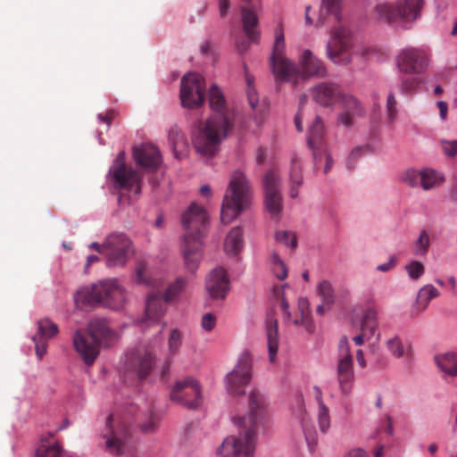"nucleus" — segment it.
<instances>
[{
  "mask_svg": "<svg viewBox=\"0 0 457 457\" xmlns=\"http://www.w3.org/2000/svg\"><path fill=\"white\" fill-rule=\"evenodd\" d=\"M313 394H314V397L318 403V406L326 405L322 400V392L320 387L314 386Z\"/></svg>",
  "mask_w": 457,
  "mask_h": 457,
  "instance_id": "61",
  "label": "nucleus"
},
{
  "mask_svg": "<svg viewBox=\"0 0 457 457\" xmlns=\"http://www.w3.org/2000/svg\"><path fill=\"white\" fill-rule=\"evenodd\" d=\"M208 102L212 111L224 114L227 111V102L220 88L213 84L208 91Z\"/></svg>",
  "mask_w": 457,
  "mask_h": 457,
  "instance_id": "34",
  "label": "nucleus"
},
{
  "mask_svg": "<svg viewBox=\"0 0 457 457\" xmlns=\"http://www.w3.org/2000/svg\"><path fill=\"white\" fill-rule=\"evenodd\" d=\"M386 346L389 352L396 358L409 355V350H405L401 339L397 337L387 340Z\"/></svg>",
  "mask_w": 457,
  "mask_h": 457,
  "instance_id": "45",
  "label": "nucleus"
},
{
  "mask_svg": "<svg viewBox=\"0 0 457 457\" xmlns=\"http://www.w3.org/2000/svg\"><path fill=\"white\" fill-rule=\"evenodd\" d=\"M420 179L421 170L415 169L406 170L401 177L402 181L411 187H416L420 185Z\"/></svg>",
  "mask_w": 457,
  "mask_h": 457,
  "instance_id": "48",
  "label": "nucleus"
},
{
  "mask_svg": "<svg viewBox=\"0 0 457 457\" xmlns=\"http://www.w3.org/2000/svg\"><path fill=\"white\" fill-rule=\"evenodd\" d=\"M103 437L105 440V450L110 454L119 457H137L129 428L117 416L112 414L107 418Z\"/></svg>",
  "mask_w": 457,
  "mask_h": 457,
  "instance_id": "8",
  "label": "nucleus"
},
{
  "mask_svg": "<svg viewBox=\"0 0 457 457\" xmlns=\"http://www.w3.org/2000/svg\"><path fill=\"white\" fill-rule=\"evenodd\" d=\"M345 457H367V454L361 449H353L350 451Z\"/></svg>",
  "mask_w": 457,
  "mask_h": 457,
  "instance_id": "63",
  "label": "nucleus"
},
{
  "mask_svg": "<svg viewBox=\"0 0 457 457\" xmlns=\"http://www.w3.org/2000/svg\"><path fill=\"white\" fill-rule=\"evenodd\" d=\"M397 65L406 77L403 79V90L406 93L416 91L425 81V67L428 65L426 54L416 48L404 49L398 56Z\"/></svg>",
  "mask_w": 457,
  "mask_h": 457,
  "instance_id": "9",
  "label": "nucleus"
},
{
  "mask_svg": "<svg viewBox=\"0 0 457 457\" xmlns=\"http://www.w3.org/2000/svg\"><path fill=\"white\" fill-rule=\"evenodd\" d=\"M229 7V0H219V12L221 17H225L227 15Z\"/></svg>",
  "mask_w": 457,
  "mask_h": 457,
  "instance_id": "59",
  "label": "nucleus"
},
{
  "mask_svg": "<svg viewBox=\"0 0 457 457\" xmlns=\"http://www.w3.org/2000/svg\"><path fill=\"white\" fill-rule=\"evenodd\" d=\"M127 370L134 373L139 379H144L152 371L154 365V355L151 349L139 346L127 355Z\"/></svg>",
  "mask_w": 457,
  "mask_h": 457,
  "instance_id": "19",
  "label": "nucleus"
},
{
  "mask_svg": "<svg viewBox=\"0 0 457 457\" xmlns=\"http://www.w3.org/2000/svg\"><path fill=\"white\" fill-rule=\"evenodd\" d=\"M396 262V258L395 256H392L390 260L386 263L380 264L377 267L378 270L382 272H386L390 270Z\"/></svg>",
  "mask_w": 457,
  "mask_h": 457,
  "instance_id": "58",
  "label": "nucleus"
},
{
  "mask_svg": "<svg viewBox=\"0 0 457 457\" xmlns=\"http://www.w3.org/2000/svg\"><path fill=\"white\" fill-rule=\"evenodd\" d=\"M378 328V312L373 308H368L363 314L361 328L364 334L372 337Z\"/></svg>",
  "mask_w": 457,
  "mask_h": 457,
  "instance_id": "36",
  "label": "nucleus"
},
{
  "mask_svg": "<svg viewBox=\"0 0 457 457\" xmlns=\"http://www.w3.org/2000/svg\"><path fill=\"white\" fill-rule=\"evenodd\" d=\"M275 238L277 242L290 247L292 250H295L297 246L296 236L292 231L278 230L275 234Z\"/></svg>",
  "mask_w": 457,
  "mask_h": 457,
  "instance_id": "44",
  "label": "nucleus"
},
{
  "mask_svg": "<svg viewBox=\"0 0 457 457\" xmlns=\"http://www.w3.org/2000/svg\"><path fill=\"white\" fill-rule=\"evenodd\" d=\"M169 140L172 146L175 157L179 159L186 155L188 144L182 130L178 127L170 128Z\"/></svg>",
  "mask_w": 457,
  "mask_h": 457,
  "instance_id": "29",
  "label": "nucleus"
},
{
  "mask_svg": "<svg viewBox=\"0 0 457 457\" xmlns=\"http://www.w3.org/2000/svg\"><path fill=\"white\" fill-rule=\"evenodd\" d=\"M343 0H321L320 12H323L334 16L336 21H341V10Z\"/></svg>",
  "mask_w": 457,
  "mask_h": 457,
  "instance_id": "39",
  "label": "nucleus"
},
{
  "mask_svg": "<svg viewBox=\"0 0 457 457\" xmlns=\"http://www.w3.org/2000/svg\"><path fill=\"white\" fill-rule=\"evenodd\" d=\"M110 174L118 187L127 190H132L135 187L136 195L141 192V177L137 171L126 166L123 151L120 152L116 157L110 170Z\"/></svg>",
  "mask_w": 457,
  "mask_h": 457,
  "instance_id": "18",
  "label": "nucleus"
},
{
  "mask_svg": "<svg viewBox=\"0 0 457 457\" xmlns=\"http://www.w3.org/2000/svg\"><path fill=\"white\" fill-rule=\"evenodd\" d=\"M157 426V420L154 417V416H151L149 421H147L146 423L143 424L141 426V428L143 431L146 432V433H149V432H152L155 429Z\"/></svg>",
  "mask_w": 457,
  "mask_h": 457,
  "instance_id": "57",
  "label": "nucleus"
},
{
  "mask_svg": "<svg viewBox=\"0 0 457 457\" xmlns=\"http://www.w3.org/2000/svg\"><path fill=\"white\" fill-rule=\"evenodd\" d=\"M234 116H208L199 120L192 129L191 139L195 152L201 156L212 158L221 143L234 129Z\"/></svg>",
  "mask_w": 457,
  "mask_h": 457,
  "instance_id": "4",
  "label": "nucleus"
},
{
  "mask_svg": "<svg viewBox=\"0 0 457 457\" xmlns=\"http://www.w3.org/2000/svg\"><path fill=\"white\" fill-rule=\"evenodd\" d=\"M338 100H340L342 106L345 109V112L344 114H353L352 112L359 113L363 112L360 101L352 95H342L340 93Z\"/></svg>",
  "mask_w": 457,
  "mask_h": 457,
  "instance_id": "38",
  "label": "nucleus"
},
{
  "mask_svg": "<svg viewBox=\"0 0 457 457\" xmlns=\"http://www.w3.org/2000/svg\"><path fill=\"white\" fill-rule=\"evenodd\" d=\"M170 398L188 409H196L202 403V392L198 381L193 378L177 381L171 389Z\"/></svg>",
  "mask_w": 457,
  "mask_h": 457,
  "instance_id": "16",
  "label": "nucleus"
},
{
  "mask_svg": "<svg viewBox=\"0 0 457 457\" xmlns=\"http://www.w3.org/2000/svg\"><path fill=\"white\" fill-rule=\"evenodd\" d=\"M422 6V0H399L396 7L389 4H378L376 12L379 19L388 23L398 19L412 21L420 16Z\"/></svg>",
  "mask_w": 457,
  "mask_h": 457,
  "instance_id": "12",
  "label": "nucleus"
},
{
  "mask_svg": "<svg viewBox=\"0 0 457 457\" xmlns=\"http://www.w3.org/2000/svg\"><path fill=\"white\" fill-rule=\"evenodd\" d=\"M356 361L361 368L364 369L367 366L363 352L361 349L357 350L356 352Z\"/></svg>",
  "mask_w": 457,
  "mask_h": 457,
  "instance_id": "60",
  "label": "nucleus"
},
{
  "mask_svg": "<svg viewBox=\"0 0 457 457\" xmlns=\"http://www.w3.org/2000/svg\"><path fill=\"white\" fill-rule=\"evenodd\" d=\"M179 96L185 108L192 110L202 106L205 100L204 78L196 72H189L183 76Z\"/></svg>",
  "mask_w": 457,
  "mask_h": 457,
  "instance_id": "11",
  "label": "nucleus"
},
{
  "mask_svg": "<svg viewBox=\"0 0 457 457\" xmlns=\"http://www.w3.org/2000/svg\"><path fill=\"white\" fill-rule=\"evenodd\" d=\"M133 157L136 163L143 170L154 172L162 162L159 149L153 144H141L134 147Z\"/></svg>",
  "mask_w": 457,
  "mask_h": 457,
  "instance_id": "22",
  "label": "nucleus"
},
{
  "mask_svg": "<svg viewBox=\"0 0 457 457\" xmlns=\"http://www.w3.org/2000/svg\"><path fill=\"white\" fill-rule=\"evenodd\" d=\"M297 403L300 409L299 420L305 436V440L307 442L310 451L313 452L318 444L317 433L312 427L311 428L309 426V419L307 418L305 411L303 410V401L301 399H298Z\"/></svg>",
  "mask_w": 457,
  "mask_h": 457,
  "instance_id": "30",
  "label": "nucleus"
},
{
  "mask_svg": "<svg viewBox=\"0 0 457 457\" xmlns=\"http://www.w3.org/2000/svg\"><path fill=\"white\" fill-rule=\"evenodd\" d=\"M243 29L248 39L253 43L259 40L260 32L258 27V17L256 13L248 7L241 8Z\"/></svg>",
  "mask_w": 457,
  "mask_h": 457,
  "instance_id": "26",
  "label": "nucleus"
},
{
  "mask_svg": "<svg viewBox=\"0 0 457 457\" xmlns=\"http://www.w3.org/2000/svg\"><path fill=\"white\" fill-rule=\"evenodd\" d=\"M209 216L204 207L192 204L182 214L185 229L183 256L186 268L195 272L202 258V239L208 230Z\"/></svg>",
  "mask_w": 457,
  "mask_h": 457,
  "instance_id": "3",
  "label": "nucleus"
},
{
  "mask_svg": "<svg viewBox=\"0 0 457 457\" xmlns=\"http://www.w3.org/2000/svg\"><path fill=\"white\" fill-rule=\"evenodd\" d=\"M266 337L269 351V360L274 362L278 349V320L273 315H269L266 320Z\"/></svg>",
  "mask_w": 457,
  "mask_h": 457,
  "instance_id": "25",
  "label": "nucleus"
},
{
  "mask_svg": "<svg viewBox=\"0 0 457 457\" xmlns=\"http://www.w3.org/2000/svg\"><path fill=\"white\" fill-rule=\"evenodd\" d=\"M289 181H290L289 195L291 198L295 199L298 196L299 188L303 185V182L302 164H301L300 158L297 155H293L291 157Z\"/></svg>",
  "mask_w": 457,
  "mask_h": 457,
  "instance_id": "27",
  "label": "nucleus"
},
{
  "mask_svg": "<svg viewBox=\"0 0 457 457\" xmlns=\"http://www.w3.org/2000/svg\"><path fill=\"white\" fill-rule=\"evenodd\" d=\"M280 175L276 170H269L262 179L265 206L272 218L278 219L283 208L280 192Z\"/></svg>",
  "mask_w": 457,
  "mask_h": 457,
  "instance_id": "17",
  "label": "nucleus"
},
{
  "mask_svg": "<svg viewBox=\"0 0 457 457\" xmlns=\"http://www.w3.org/2000/svg\"><path fill=\"white\" fill-rule=\"evenodd\" d=\"M440 292L433 285H425L418 292L416 302L412 307L415 314L425 311L430 301L439 296Z\"/></svg>",
  "mask_w": 457,
  "mask_h": 457,
  "instance_id": "28",
  "label": "nucleus"
},
{
  "mask_svg": "<svg viewBox=\"0 0 457 457\" xmlns=\"http://www.w3.org/2000/svg\"><path fill=\"white\" fill-rule=\"evenodd\" d=\"M242 236L240 228H233L229 231L224 243V250L228 255L235 256L240 253L244 245Z\"/></svg>",
  "mask_w": 457,
  "mask_h": 457,
  "instance_id": "32",
  "label": "nucleus"
},
{
  "mask_svg": "<svg viewBox=\"0 0 457 457\" xmlns=\"http://www.w3.org/2000/svg\"><path fill=\"white\" fill-rule=\"evenodd\" d=\"M441 144L445 155L448 157L457 155V140H443Z\"/></svg>",
  "mask_w": 457,
  "mask_h": 457,
  "instance_id": "53",
  "label": "nucleus"
},
{
  "mask_svg": "<svg viewBox=\"0 0 457 457\" xmlns=\"http://www.w3.org/2000/svg\"><path fill=\"white\" fill-rule=\"evenodd\" d=\"M386 110L387 114H395L396 110V100L394 94H389L386 100Z\"/></svg>",
  "mask_w": 457,
  "mask_h": 457,
  "instance_id": "56",
  "label": "nucleus"
},
{
  "mask_svg": "<svg viewBox=\"0 0 457 457\" xmlns=\"http://www.w3.org/2000/svg\"><path fill=\"white\" fill-rule=\"evenodd\" d=\"M408 276L413 279H419L425 272L424 265L418 261H412L405 266Z\"/></svg>",
  "mask_w": 457,
  "mask_h": 457,
  "instance_id": "50",
  "label": "nucleus"
},
{
  "mask_svg": "<svg viewBox=\"0 0 457 457\" xmlns=\"http://www.w3.org/2000/svg\"><path fill=\"white\" fill-rule=\"evenodd\" d=\"M216 316L212 313H205L202 317L201 325L205 331H212L216 326Z\"/></svg>",
  "mask_w": 457,
  "mask_h": 457,
  "instance_id": "54",
  "label": "nucleus"
},
{
  "mask_svg": "<svg viewBox=\"0 0 457 457\" xmlns=\"http://www.w3.org/2000/svg\"><path fill=\"white\" fill-rule=\"evenodd\" d=\"M247 84V99L252 109L257 111L258 96L255 89L253 87V78L246 74L245 76Z\"/></svg>",
  "mask_w": 457,
  "mask_h": 457,
  "instance_id": "51",
  "label": "nucleus"
},
{
  "mask_svg": "<svg viewBox=\"0 0 457 457\" xmlns=\"http://www.w3.org/2000/svg\"><path fill=\"white\" fill-rule=\"evenodd\" d=\"M324 132V124L320 116H312V125L309 129L308 143L312 149H313V156L315 162L318 160L317 153L315 151L316 145L322 138Z\"/></svg>",
  "mask_w": 457,
  "mask_h": 457,
  "instance_id": "33",
  "label": "nucleus"
},
{
  "mask_svg": "<svg viewBox=\"0 0 457 457\" xmlns=\"http://www.w3.org/2000/svg\"><path fill=\"white\" fill-rule=\"evenodd\" d=\"M386 427H385V432L389 435V436H392L393 435V421H392V419L390 416H386Z\"/></svg>",
  "mask_w": 457,
  "mask_h": 457,
  "instance_id": "64",
  "label": "nucleus"
},
{
  "mask_svg": "<svg viewBox=\"0 0 457 457\" xmlns=\"http://www.w3.org/2000/svg\"><path fill=\"white\" fill-rule=\"evenodd\" d=\"M132 253V242L124 233H112L105 238L107 266H123Z\"/></svg>",
  "mask_w": 457,
  "mask_h": 457,
  "instance_id": "15",
  "label": "nucleus"
},
{
  "mask_svg": "<svg viewBox=\"0 0 457 457\" xmlns=\"http://www.w3.org/2000/svg\"><path fill=\"white\" fill-rule=\"evenodd\" d=\"M182 344V335L178 329H172L168 340V348L170 354L178 353Z\"/></svg>",
  "mask_w": 457,
  "mask_h": 457,
  "instance_id": "49",
  "label": "nucleus"
},
{
  "mask_svg": "<svg viewBox=\"0 0 457 457\" xmlns=\"http://www.w3.org/2000/svg\"><path fill=\"white\" fill-rule=\"evenodd\" d=\"M444 180V176L433 169L421 170L420 186L426 191L438 187Z\"/></svg>",
  "mask_w": 457,
  "mask_h": 457,
  "instance_id": "35",
  "label": "nucleus"
},
{
  "mask_svg": "<svg viewBox=\"0 0 457 457\" xmlns=\"http://www.w3.org/2000/svg\"><path fill=\"white\" fill-rule=\"evenodd\" d=\"M167 303L169 302L166 301L160 292H151L146 299L143 323L147 326L155 325L157 327V332H162L165 326V323H162V318L166 312Z\"/></svg>",
  "mask_w": 457,
  "mask_h": 457,
  "instance_id": "20",
  "label": "nucleus"
},
{
  "mask_svg": "<svg viewBox=\"0 0 457 457\" xmlns=\"http://www.w3.org/2000/svg\"><path fill=\"white\" fill-rule=\"evenodd\" d=\"M280 307L285 321H291L295 326H301L308 333L314 331L315 327L311 315L310 304L306 298L298 299L297 308L299 317L292 315L289 312V303L284 297L281 299Z\"/></svg>",
  "mask_w": 457,
  "mask_h": 457,
  "instance_id": "21",
  "label": "nucleus"
},
{
  "mask_svg": "<svg viewBox=\"0 0 457 457\" xmlns=\"http://www.w3.org/2000/svg\"><path fill=\"white\" fill-rule=\"evenodd\" d=\"M253 360L249 353H243L235 368L227 374L225 384L227 391L231 395L245 394V388L249 384L253 375Z\"/></svg>",
  "mask_w": 457,
  "mask_h": 457,
  "instance_id": "14",
  "label": "nucleus"
},
{
  "mask_svg": "<svg viewBox=\"0 0 457 457\" xmlns=\"http://www.w3.org/2000/svg\"><path fill=\"white\" fill-rule=\"evenodd\" d=\"M250 195L251 189L245 175L240 170H235L223 198L220 211L221 222L228 224L236 219L249 204Z\"/></svg>",
  "mask_w": 457,
  "mask_h": 457,
  "instance_id": "7",
  "label": "nucleus"
},
{
  "mask_svg": "<svg viewBox=\"0 0 457 457\" xmlns=\"http://www.w3.org/2000/svg\"><path fill=\"white\" fill-rule=\"evenodd\" d=\"M352 32L345 25L334 27L326 46L327 57L336 64L347 65L352 61Z\"/></svg>",
  "mask_w": 457,
  "mask_h": 457,
  "instance_id": "10",
  "label": "nucleus"
},
{
  "mask_svg": "<svg viewBox=\"0 0 457 457\" xmlns=\"http://www.w3.org/2000/svg\"><path fill=\"white\" fill-rule=\"evenodd\" d=\"M115 333L104 320H94L87 331L77 330L73 336V345L87 365H92L99 354L100 345H109Z\"/></svg>",
  "mask_w": 457,
  "mask_h": 457,
  "instance_id": "6",
  "label": "nucleus"
},
{
  "mask_svg": "<svg viewBox=\"0 0 457 457\" xmlns=\"http://www.w3.org/2000/svg\"><path fill=\"white\" fill-rule=\"evenodd\" d=\"M58 333V326L49 319L37 321V337L48 340Z\"/></svg>",
  "mask_w": 457,
  "mask_h": 457,
  "instance_id": "37",
  "label": "nucleus"
},
{
  "mask_svg": "<svg viewBox=\"0 0 457 457\" xmlns=\"http://www.w3.org/2000/svg\"><path fill=\"white\" fill-rule=\"evenodd\" d=\"M74 303L79 309L101 304L112 310H120L127 303V292L117 279H104L78 290Z\"/></svg>",
  "mask_w": 457,
  "mask_h": 457,
  "instance_id": "5",
  "label": "nucleus"
},
{
  "mask_svg": "<svg viewBox=\"0 0 457 457\" xmlns=\"http://www.w3.org/2000/svg\"><path fill=\"white\" fill-rule=\"evenodd\" d=\"M340 93L338 85L331 82H321L312 89L313 100L323 106L335 104L338 100Z\"/></svg>",
  "mask_w": 457,
  "mask_h": 457,
  "instance_id": "24",
  "label": "nucleus"
},
{
  "mask_svg": "<svg viewBox=\"0 0 457 457\" xmlns=\"http://www.w3.org/2000/svg\"><path fill=\"white\" fill-rule=\"evenodd\" d=\"M284 34L282 30H277L270 65L278 82H289L296 86L311 77H325L326 67L310 50L303 51L299 61L300 66L297 67L284 55Z\"/></svg>",
  "mask_w": 457,
  "mask_h": 457,
  "instance_id": "2",
  "label": "nucleus"
},
{
  "mask_svg": "<svg viewBox=\"0 0 457 457\" xmlns=\"http://www.w3.org/2000/svg\"><path fill=\"white\" fill-rule=\"evenodd\" d=\"M205 289L212 299H224L229 290V280L221 267L212 270L205 278Z\"/></svg>",
  "mask_w": 457,
  "mask_h": 457,
  "instance_id": "23",
  "label": "nucleus"
},
{
  "mask_svg": "<svg viewBox=\"0 0 457 457\" xmlns=\"http://www.w3.org/2000/svg\"><path fill=\"white\" fill-rule=\"evenodd\" d=\"M317 420L320 432L326 434L330 428V415L328 406H318Z\"/></svg>",
  "mask_w": 457,
  "mask_h": 457,
  "instance_id": "43",
  "label": "nucleus"
},
{
  "mask_svg": "<svg viewBox=\"0 0 457 457\" xmlns=\"http://www.w3.org/2000/svg\"><path fill=\"white\" fill-rule=\"evenodd\" d=\"M135 277L138 284L152 285L153 282L147 273V265L144 260L137 261L135 269Z\"/></svg>",
  "mask_w": 457,
  "mask_h": 457,
  "instance_id": "46",
  "label": "nucleus"
},
{
  "mask_svg": "<svg viewBox=\"0 0 457 457\" xmlns=\"http://www.w3.org/2000/svg\"><path fill=\"white\" fill-rule=\"evenodd\" d=\"M32 340L35 343L36 354L39 359H42L46 353V340L33 336Z\"/></svg>",
  "mask_w": 457,
  "mask_h": 457,
  "instance_id": "55",
  "label": "nucleus"
},
{
  "mask_svg": "<svg viewBox=\"0 0 457 457\" xmlns=\"http://www.w3.org/2000/svg\"><path fill=\"white\" fill-rule=\"evenodd\" d=\"M187 284V278L183 277L178 278L172 284L168 287L163 297L168 302L173 301L185 289Z\"/></svg>",
  "mask_w": 457,
  "mask_h": 457,
  "instance_id": "41",
  "label": "nucleus"
},
{
  "mask_svg": "<svg viewBox=\"0 0 457 457\" xmlns=\"http://www.w3.org/2000/svg\"><path fill=\"white\" fill-rule=\"evenodd\" d=\"M270 417L264 396L257 390L249 395V413L234 418L239 428L237 436L226 437L217 449L219 457H254L255 436L266 426Z\"/></svg>",
  "mask_w": 457,
  "mask_h": 457,
  "instance_id": "1",
  "label": "nucleus"
},
{
  "mask_svg": "<svg viewBox=\"0 0 457 457\" xmlns=\"http://www.w3.org/2000/svg\"><path fill=\"white\" fill-rule=\"evenodd\" d=\"M318 291L324 304L329 306L334 303V290L328 281L324 280L320 282L318 287Z\"/></svg>",
  "mask_w": 457,
  "mask_h": 457,
  "instance_id": "47",
  "label": "nucleus"
},
{
  "mask_svg": "<svg viewBox=\"0 0 457 457\" xmlns=\"http://www.w3.org/2000/svg\"><path fill=\"white\" fill-rule=\"evenodd\" d=\"M336 371L342 394L349 395L354 380V371L350 345L345 337H343L338 344Z\"/></svg>",
  "mask_w": 457,
  "mask_h": 457,
  "instance_id": "13",
  "label": "nucleus"
},
{
  "mask_svg": "<svg viewBox=\"0 0 457 457\" xmlns=\"http://www.w3.org/2000/svg\"><path fill=\"white\" fill-rule=\"evenodd\" d=\"M272 271L280 280L287 277V267L277 253H272L270 256Z\"/></svg>",
  "mask_w": 457,
  "mask_h": 457,
  "instance_id": "42",
  "label": "nucleus"
},
{
  "mask_svg": "<svg viewBox=\"0 0 457 457\" xmlns=\"http://www.w3.org/2000/svg\"><path fill=\"white\" fill-rule=\"evenodd\" d=\"M372 151L371 147L370 145H360V146H357L355 148H353L352 150V152L350 153L349 154V157H348V161H347V165H348V168L349 169H352L353 167V162L358 158L360 157L361 155H362L363 154H366L368 152H370Z\"/></svg>",
  "mask_w": 457,
  "mask_h": 457,
  "instance_id": "52",
  "label": "nucleus"
},
{
  "mask_svg": "<svg viewBox=\"0 0 457 457\" xmlns=\"http://www.w3.org/2000/svg\"><path fill=\"white\" fill-rule=\"evenodd\" d=\"M435 361L445 376L457 377V354L445 353L435 356Z\"/></svg>",
  "mask_w": 457,
  "mask_h": 457,
  "instance_id": "31",
  "label": "nucleus"
},
{
  "mask_svg": "<svg viewBox=\"0 0 457 457\" xmlns=\"http://www.w3.org/2000/svg\"><path fill=\"white\" fill-rule=\"evenodd\" d=\"M430 245V237L426 230H421L416 241L413 244V253L416 255L423 256L428 252Z\"/></svg>",
  "mask_w": 457,
  "mask_h": 457,
  "instance_id": "40",
  "label": "nucleus"
},
{
  "mask_svg": "<svg viewBox=\"0 0 457 457\" xmlns=\"http://www.w3.org/2000/svg\"><path fill=\"white\" fill-rule=\"evenodd\" d=\"M325 160H326V163H325L323 172H324V174H328L330 171V170L332 169L334 162L328 154H326Z\"/></svg>",
  "mask_w": 457,
  "mask_h": 457,
  "instance_id": "62",
  "label": "nucleus"
}]
</instances>
